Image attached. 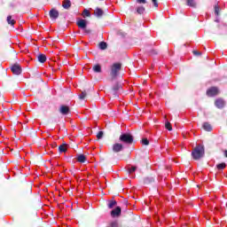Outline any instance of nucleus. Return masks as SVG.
<instances>
[{
	"mask_svg": "<svg viewBox=\"0 0 227 227\" xmlns=\"http://www.w3.org/2000/svg\"><path fill=\"white\" fill-rule=\"evenodd\" d=\"M192 157L193 160H200V159H203V157H205V146L199 145L194 147L192 151Z\"/></svg>",
	"mask_w": 227,
	"mask_h": 227,
	"instance_id": "f257e3e1",
	"label": "nucleus"
},
{
	"mask_svg": "<svg viewBox=\"0 0 227 227\" xmlns=\"http://www.w3.org/2000/svg\"><path fill=\"white\" fill-rule=\"evenodd\" d=\"M119 141L121 143H122L123 145H133L134 144V136H132V134L130 133H122L120 137H119Z\"/></svg>",
	"mask_w": 227,
	"mask_h": 227,
	"instance_id": "f03ea898",
	"label": "nucleus"
},
{
	"mask_svg": "<svg viewBox=\"0 0 227 227\" xmlns=\"http://www.w3.org/2000/svg\"><path fill=\"white\" fill-rule=\"evenodd\" d=\"M120 70H121V63H114L111 67V72L110 75L112 78V81H114L116 77H118V74H120Z\"/></svg>",
	"mask_w": 227,
	"mask_h": 227,
	"instance_id": "7ed1b4c3",
	"label": "nucleus"
},
{
	"mask_svg": "<svg viewBox=\"0 0 227 227\" xmlns=\"http://www.w3.org/2000/svg\"><path fill=\"white\" fill-rule=\"evenodd\" d=\"M33 192V187L29 184H25L21 189L20 196L22 198H27V196H31Z\"/></svg>",
	"mask_w": 227,
	"mask_h": 227,
	"instance_id": "20e7f679",
	"label": "nucleus"
},
{
	"mask_svg": "<svg viewBox=\"0 0 227 227\" xmlns=\"http://www.w3.org/2000/svg\"><path fill=\"white\" fill-rule=\"evenodd\" d=\"M123 90V86H121V83L116 82L111 89L110 93L113 95L114 98H118L120 91Z\"/></svg>",
	"mask_w": 227,
	"mask_h": 227,
	"instance_id": "39448f33",
	"label": "nucleus"
},
{
	"mask_svg": "<svg viewBox=\"0 0 227 227\" xmlns=\"http://www.w3.org/2000/svg\"><path fill=\"white\" fill-rule=\"evenodd\" d=\"M11 71L14 75H20L22 74V67L19 63L13 64L11 67Z\"/></svg>",
	"mask_w": 227,
	"mask_h": 227,
	"instance_id": "423d86ee",
	"label": "nucleus"
},
{
	"mask_svg": "<svg viewBox=\"0 0 227 227\" xmlns=\"http://www.w3.org/2000/svg\"><path fill=\"white\" fill-rule=\"evenodd\" d=\"M59 112L60 113V114H62V116H68V114H70V113H72L70 111V106H66V105H61Z\"/></svg>",
	"mask_w": 227,
	"mask_h": 227,
	"instance_id": "0eeeda50",
	"label": "nucleus"
},
{
	"mask_svg": "<svg viewBox=\"0 0 227 227\" xmlns=\"http://www.w3.org/2000/svg\"><path fill=\"white\" fill-rule=\"evenodd\" d=\"M155 183V176L149 175L143 178V184L145 185H152V184Z\"/></svg>",
	"mask_w": 227,
	"mask_h": 227,
	"instance_id": "6e6552de",
	"label": "nucleus"
},
{
	"mask_svg": "<svg viewBox=\"0 0 227 227\" xmlns=\"http://www.w3.org/2000/svg\"><path fill=\"white\" fill-rule=\"evenodd\" d=\"M207 97H215V95H219V89L217 87H211L206 92Z\"/></svg>",
	"mask_w": 227,
	"mask_h": 227,
	"instance_id": "1a4fd4ad",
	"label": "nucleus"
},
{
	"mask_svg": "<svg viewBox=\"0 0 227 227\" xmlns=\"http://www.w3.org/2000/svg\"><path fill=\"white\" fill-rule=\"evenodd\" d=\"M112 151L114 152V153H120V152H123V144H114L112 146Z\"/></svg>",
	"mask_w": 227,
	"mask_h": 227,
	"instance_id": "9d476101",
	"label": "nucleus"
},
{
	"mask_svg": "<svg viewBox=\"0 0 227 227\" xmlns=\"http://www.w3.org/2000/svg\"><path fill=\"white\" fill-rule=\"evenodd\" d=\"M119 215H121V207H116V208H114L111 211V216L112 217H119Z\"/></svg>",
	"mask_w": 227,
	"mask_h": 227,
	"instance_id": "9b49d317",
	"label": "nucleus"
},
{
	"mask_svg": "<svg viewBox=\"0 0 227 227\" xmlns=\"http://www.w3.org/2000/svg\"><path fill=\"white\" fill-rule=\"evenodd\" d=\"M58 17H59V12H58V10L56 9H51L50 11V18L52 19L53 20H56Z\"/></svg>",
	"mask_w": 227,
	"mask_h": 227,
	"instance_id": "f8f14e48",
	"label": "nucleus"
},
{
	"mask_svg": "<svg viewBox=\"0 0 227 227\" xmlns=\"http://www.w3.org/2000/svg\"><path fill=\"white\" fill-rule=\"evenodd\" d=\"M224 100L218 98L215 101V107H217L218 109H223V107H224Z\"/></svg>",
	"mask_w": 227,
	"mask_h": 227,
	"instance_id": "ddd939ff",
	"label": "nucleus"
},
{
	"mask_svg": "<svg viewBox=\"0 0 227 227\" xmlns=\"http://www.w3.org/2000/svg\"><path fill=\"white\" fill-rule=\"evenodd\" d=\"M76 25L78 26V27H80V29H86V26H87L86 20H79L76 22Z\"/></svg>",
	"mask_w": 227,
	"mask_h": 227,
	"instance_id": "4468645a",
	"label": "nucleus"
},
{
	"mask_svg": "<svg viewBox=\"0 0 227 227\" xmlns=\"http://www.w3.org/2000/svg\"><path fill=\"white\" fill-rule=\"evenodd\" d=\"M62 7L64 8V10H68L69 8H72V2L70 0H63Z\"/></svg>",
	"mask_w": 227,
	"mask_h": 227,
	"instance_id": "2eb2a0df",
	"label": "nucleus"
},
{
	"mask_svg": "<svg viewBox=\"0 0 227 227\" xmlns=\"http://www.w3.org/2000/svg\"><path fill=\"white\" fill-rule=\"evenodd\" d=\"M145 11L146 9L145 8V6L139 5L136 8L135 13H137V15H143V13H145Z\"/></svg>",
	"mask_w": 227,
	"mask_h": 227,
	"instance_id": "dca6fc26",
	"label": "nucleus"
},
{
	"mask_svg": "<svg viewBox=\"0 0 227 227\" xmlns=\"http://www.w3.org/2000/svg\"><path fill=\"white\" fill-rule=\"evenodd\" d=\"M37 60L39 63H45V61H47V56H45L43 53H39L37 55Z\"/></svg>",
	"mask_w": 227,
	"mask_h": 227,
	"instance_id": "f3484780",
	"label": "nucleus"
},
{
	"mask_svg": "<svg viewBox=\"0 0 227 227\" xmlns=\"http://www.w3.org/2000/svg\"><path fill=\"white\" fill-rule=\"evenodd\" d=\"M94 15L96 17H98V19H100V17H102V15H104V11L98 7L94 11Z\"/></svg>",
	"mask_w": 227,
	"mask_h": 227,
	"instance_id": "a211bd4d",
	"label": "nucleus"
},
{
	"mask_svg": "<svg viewBox=\"0 0 227 227\" xmlns=\"http://www.w3.org/2000/svg\"><path fill=\"white\" fill-rule=\"evenodd\" d=\"M92 70L95 74H102V67L100 64L94 65Z\"/></svg>",
	"mask_w": 227,
	"mask_h": 227,
	"instance_id": "6ab92c4d",
	"label": "nucleus"
},
{
	"mask_svg": "<svg viewBox=\"0 0 227 227\" xmlns=\"http://www.w3.org/2000/svg\"><path fill=\"white\" fill-rule=\"evenodd\" d=\"M202 128L206 130V132H212V125L208 122H204Z\"/></svg>",
	"mask_w": 227,
	"mask_h": 227,
	"instance_id": "aec40b11",
	"label": "nucleus"
},
{
	"mask_svg": "<svg viewBox=\"0 0 227 227\" xmlns=\"http://www.w3.org/2000/svg\"><path fill=\"white\" fill-rule=\"evenodd\" d=\"M67 144H62L59 146V153H65L67 150Z\"/></svg>",
	"mask_w": 227,
	"mask_h": 227,
	"instance_id": "412c9836",
	"label": "nucleus"
},
{
	"mask_svg": "<svg viewBox=\"0 0 227 227\" xmlns=\"http://www.w3.org/2000/svg\"><path fill=\"white\" fill-rule=\"evenodd\" d=\"M187 6H190L191 8H196V0H186Z\"/></svg>",
	"mask_w": 227,
	"mask_h": 227,
	"instance_id": "4be33fe9",
	"label": "nucleus"
},
{
	"mask_svg": "<svg viewBox=\"0 0 227 227\" xmlns=\"http://www.w3.org/2000/svg\"><path fill=\"white\" fill-rule=\"evenodd\" d=\"M77 161L83 164V162H86V156L84 154H79L77 156Z\"/></svg>",
	"mask_w": 227,
	"mask_h": 227,
	"instance_id": "5701e85b",
	"label": "nucleus"
},
{
	"mask_svg": "<svg viewBox=\"0 0 227 227\" xmlns=\"http://www.w3.org/2000/svg\"><path fill=\"white\" fill-rule=\"evenodd\" d=\"M7 24H9L10 26H15V20L12 18V15H9L7 17Z\"/></svg>",
	"mask_w": 227,
	"mask_h": 227,
	"instance_id": "b1692460",
	"label": "nucleus"
},
{
	"mask_svg": "<svg viewBox=\"0 0 227 227\" xmlns=\"http://www.w3.org/2000/svg\"><path fill=\"white\" fill-rule=\"evenodd\" d=\"M98 47H99V49H101V51H106V49H107V43L100 42L98 43Z\"/></svg>",
	"mask_w": 227,
	"mask_h": 227,
	"instance_id": "393cba45",
	"label": "nucleus"
},
{
	"mask_svg": "<svg viewBox=\"0 0 227 227\" xmlns=\"http://www.w3.org/2000/svg\"><path fill=\"white\" fill-rule=\"evenodd\" d=\"M116 205H118V202H116V200H109L108 202V208H114V207H116Z\"/></svg>",
	"mask_w": 227,
	"mask_h": 227,
	"instance_id": "a878e982",
	"label": "nucleus"
},
{
	"mask_svg": "<svg viewBox=\"0 0 227 227\" xmlns=\"http://www.w3.org/2000/svg\"><path fill=\"white\" fill-rule=\"evenodd\" d=\"M226 168V164L224 162L219 163L216 165V168L218 171H221Z\"/></svg>",
	"mask_w": 227,
	"mask_h": 227,
	"instance_id": "bb28decb",
	"label": "nucleus"
},
{
	"mask_svg": "<svg viewBox=\"0 0 227 227\" xmlns=\"http://www.w3.org/2000/svg\"><path fill=\"white\" fill-rule=\"evenodd\" d=\"M88 97V93H86V90L82 91V93L79 95L80 100H84Z\"/></svg>",
	"mask_w": 227,
	"mask_h": 227,
	"instance_id": "cd10ccee",
	"label": "nucleus"
},
{
	"mask_svg": "<svg viewBox=\"0 0 227 227\" xmlns=\"http://www.w3.org/2000/svg\"><path fill=\"white\" fill-rule=\"evenodd\" d=\"M165 129H167V130H169V131L173 130V127H171V122L167 121L165 123Z\"/></svg>",
	"mask_w": 227,
	"mask_h": 227,
	"instance_id": "c85d7f7f",
	"label": "nucleus"
},
{
	"mask_svg": "<svg viewBox=\"0 0 227 227\" xmlns=\"http://www.w3.org/2000/svg\"><path fill=\"white\" fill-rule=\"evenodd\" d=\"M136 169H137V167H136V166L129 168H128V173L132 174V173H134V171H136Z\"/></svg>",
	"mask_w": 227,
	"mask_h": 227,
	"instance_id": "c756f323",
	"label": "nucleus"
},
{
	"mask_svg": "<svg viewBox=\"0 0 227 227\" xmlns=\"http://www.w3.org/2000/svg\"><path fill=\"white\" fill-rule=\"evenodd\" d=\"M83 17H91V13L87 9L83 10Z\"/></svg>",
	"mask_w": 227,
	"mask_h": 227,
	"instance_id": "7c9ffc66",
	"label": "nucleus"
},
{
	"mask_svg": "<svg viewBox=\"0 0 227 227\" xmlns=\"http://www.w3.org/2000/svg\"><path fill=\"white\" fill-rule=\"evenodd\" d=\"M142 145H145V146H148V145H150V141L148 140V138H143L142 139Z\"/></svg>",
	"mask_w": 227,
	"mask_h": 227,
	"instance_id": "2f4dec72",
	"label": "nucleus"
},
{
	"mask_svg": "<svg viewBox=\"0 0 227 227\" xmlns=\"http://www.w3.org/2000/svg\"><path fill=\"white\" fill-rule=\"evenodd\" d=\"M104 137V131H99L98 134H97V138L98 139H102Z\"/></svg>",
	"mask_w": 227,
	"mask_h": 227,
	"instance_id": "473e14b6",
	"label": "nucleus"
},
{
	"mask_svg": "<svg viewBox=\"0 0 227 227\" xmlns=\"http://www.w3.org/2000/svg\"><path fill=\"white\" fill-rule=\"evenodd\" d=\"M215 15L219 16V5L215 6Z\"/></svg>",
	"mask_w": 227,
	"mask_h": 227,
	"instance_id": "72a5a7b5",
	"label": "nucleus"
},
{
	"mask_svg": "<svg viewBox=\"0 0 227 227\" xmlns=\"http://www.w3.org/2000/svg\"><path fill=\"white\" fill-rule=\"evenodd\" d=\"M152 3L153 4L154 8H159V3H157V0H152Z\"/></svg>",
	"mask_w": 227,
	"mask_h": 227,
	"instance_id": "f704fd0d",
	"label": "nucleus"
},
{
	"mask_svg": "<svg viewBox=\"0 0 227 227\" xmlns=\"http://www.w3.org/2000/svg\"><path fill=\"white\" fill-rule=\"evenodd\" d=\"M138 4H146V0H137Z\"/></svg>",
	"mask_w": 227,
	"mask_h": 227,
	"instance_id": "c9c22d12",
	"label": "nucleus"
},
{
	"mask_svg": "<svg viewBox=\"0 0 227 227\" xmlns=\"http://www.w3.org/2000/svg\"><path fill=\"white\" fill-rule=\"evenodd\" d=\"M192 52H193L194 56H201V51H193Z\"/></svg>",
	"mask_w": 227,
	"mask_h": 227,
	"instance_id": "e433bc0d",
	"label": "nucleus"
},
{
	"mask_svg": "<svg viewBox=\"0 0 227 227\" xmlns=\"http://www.w3.org/2000/svg\"><path fill=\"white\" fill-rule=\"evenodd\" d=\"M110 226H111V227H118V222H112V223H110Z\"/></svg>",
	"mask_w": 227,
	"mask_h": 227,
	"instance_id": "4c0bfd02",
	"label": "nucleus"
},
{
	"mask_svg": "<svg viewBox=\"0 0 227 227\" xmlns=\"http://www.w3.org/2000/svg\"><path fill=\"white\" fill-rule=\"evenodd\" d=\"M223 155H224V157L227 159V150H224V151H223Z\"/></svg>",
	"mask_w": 227,
	"mask_h": 227,
	"instance_id": "58836bf2",
	"label": "nucleus"
},
{
	"mask_svg": "<svg viewBox=\"0 0 227 227\" xmlns=\"http://www.w3.org/2000/svg\"><path fill=\"white\" fill-rule=\"evenodd\" d=\"M85 33H91V30H85Z\"/></svg>",
	"mask_w": 227,
	"mask_h": 227,
	"instance_id": "ea45409f",
	"label": "nucleus"
},
{
	"mask_svg": "<svg viewBox=\"0 0 227 227\" xmlns=\"http://www.w3.org/2000/svg\"><path fill=\"white\" fill-rule=\"evenodd\" d=\"M215 22H219V20H216Z\"/></svg>",
	"mask_w": 227,
	"mask_h": 227,
	"instance_id": "a19ab883",
	"label": "nucleus"
},
{
	"mask_svg": "<svg viewBox=\"0 0 227 227\" xmlns=\"http://www.w3.org/2000/svg\"><path fill=\"white\" fill-rule=\"evenodd\" d=\"M154 54H157V52L154 51Z\"/></svg>",
	"mask_w": 227,
	"mask_h": 227,
	"instance_id": "79ce46f5",
	"label": "nucleus"
}]
</instances>
